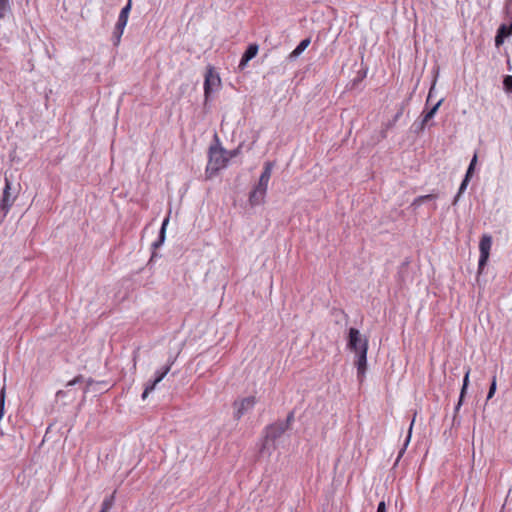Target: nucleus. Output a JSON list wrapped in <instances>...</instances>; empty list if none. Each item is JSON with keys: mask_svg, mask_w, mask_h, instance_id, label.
Here are the masks:
<instances>
[{"mask_svg": "<svg viewBox=\"0 0 512 512\" xmlns=\"http://www.w3.org/2000/svg\"><path fill=\"white\" fill-rule=\"evenodd\" d=\"M216 144L211 145L208 151V164L206 167V174L208 177L216 175L222 168L226 167L229 157L228 151L221 147L219 138L214 135Z\"/></svg>", "mask_w": 512, "mask_h": 512, "instance_id": "nucleus-1", "label": "nucleus"}, {"mask_svg": "<svg viewBox=\"0 0 512 512\" xmlns=\"http://www.w3.org/2000/svg\"><path fill=\"white\" fill-rule=\"evenodd\" d=\"M287 431V425L281 424L279 421L269 424L264 429L263 442L260 447V453L268 451L271 454V450H275L276 446L274 442L280 438Z\"/></svg>", "mask_w": 512, "mask_h": 512, "instance_id": "nucleus-2", "label": "nucleus"}, {"mask_svg": "<svg viewBox=\"0 0 512 512\" xmlns=\"http://www.w3.org/2000/svg\"><path fill=\"white\" fill-rule=\"evenodd\" d=\"M132 1L128 0L127 4L121 9L120 14L118 16V20L115 24L114 31L112 33V42L115 47L120 44L121 37L123 35L124 29L128 22L129 13L131 11Z\"/></svg>", "mask_w": 512, "mask_h": 512, "instance_id": "nucleus-3", "label": "nucleus"}, {"mask_svg": "<svg viewBox=\"0 0 512 512\" xmlns=\"http://www.w3.org/2000/svg\"><path fill=\"white\" fill-rule=\"evenodd\" d=\"M221 85V79L219 74L215 71L214 67L208 66L205 73L204 80V96L207 100L211 94L216 91Z\"/></svg>", "mask_w": 512, "mask_h": 512, "instance_id": "nucleus-4", "label": "nucleus"}, {"mask_svg": "<svg viewBox=\"0 0 512 512\" xmlns=\"http://www.w3.org/2000/svg\"><path fill=\"white\" fill-rule=\"evenodd\" d=\"M17 196V192L15 189H12V184L10 180L5 177V186L3 189V194L0 199V210L3 212V216L5 217L8 213L9 209L13 205Z\"/></svg>", "mask_w": 512, "mask_h": 512, "instance_id": "nucleus-5", "label": "nucleus"}, {"mask_svg": "<svg viewBox=\"0 0 512 512\" xmlns=\"http://www.w3.org/2000/svg\"><path fill=\"white\" fill-rule=\"evenodd\" d=\"M492 245V237L488 234H484L479 243V251H480V257L478 261V274H481L487 265L489 256H490V249Z\"/></svg>", "mask_w": 512, "mask_h": 512, "instance_id": "nucleus-6", "label": "nucleus"}, {"mask_svg": "<svg viewBox=\"0 0 512 512\" xmlns=\"http://www.w3.org/2000/svg\"><path fill=\"white\" fill-rule=\"evenodd\" d=\"M367 352H368V341L367 339L360 345V349L356 352L355 366L357 368V377L362 381L366 370H367Z\"/></svg>", "mask_w": 512, "mask_h": 512, "instance_id": "nucleus-7", "label": "nucleus"}, {"mask_svg": "<svg viewBox=\"0 0 512 512\" xmlns=\"http://www.w3.org/2000/svg\"><path fill=\"white\" fill-rule=\"evenodd\" d=\"M256 403V399L254 396H249L243 398L241 401L234 402V406L236 411L234 413V418L239 420L248 410L252 409Z\"/></svg>", "mask_w": 512, "mask_h": 512, "instance_id": "nucleus-8", "label": "nucleus"}, {"mask_svg": "<svg viewBox=\"0 0 512 512\" xmlns=\"http://www.w3.org/2000/svg\"><path fill=\"white\" fill-rule=\"evenodd\" d=\"M365 339H362L360 331L357 328L351 327L348 331V341L347 347L348 349L354 351L355 353L359 351L360 345L364 342Z\"/></svg>", "mask_w": 512, "mask_h": 512, "instance_id": "nucleus-9", "label": "nucleus"}, {"mask_svg": "<svg viewBox=\"0 0 512 512\" xmlns=\"http://www.w3.org/2000/svg\"><path fill=\"white\" fill-rule=\"evenodd\" d=\"M512 35V20H509V24H501L496 32L495 35V46L500 47L504 44L506 38Z\"/></svg>", "mask_w": 512, "mask_h": 512, "instance_id": "nucleus-10", "label": "nucleus"}, {"mask_svg": "<svg viewBox=\"0 0 512 512\" xmlns=\"http://www.w3.org/2000/svg\"><path fill=\"white\" fill-rule=\"evenodd\" d=\"M273 166H274L273 162L267 161L264 163L263 171H262L259 181L255 187L260 188L261 190L267 191V187H268L269 180L271 178Z\"/></svg>", "mask_w": 512, "mask_h": 512, "instance_id": "nucleus-11", "label": "nucleus"}, {"mask_svg": "<svg viewBox=\"0 0 512 512\" xmlns=\"http://www.w3.org/2000/svg\"><path fill=\"white\" fill-rule=\"evenodd\" d=\"M168 223H169V218L166 217L163 220V222H162V225H161V228H160V231H159V235H158V239L152 243L153 252H152V255H151V258H150V262H152L158 256L155 251L158 248H160L163 245L164 241H165V238H166V227H167Z\"/></svg>", "mask_w": 512, "mask_h": 512, "instance_id": "nucleus-12", "label": "nucleus"}, {"mask_svg": "<svg viewBox=\"0 0 512 512\" xmlns=\"http://www.w3.org/2000/svg\"><path fill=\"white\" fill-rule=\"evenodd\" d=\"M258 50L259 46L256 43L249 44L242 54L239 63V69L243 70L247 66L248 62L257 55Z\"/></svg>", "mask_w": 512, "mask_h": 512, "instance_id": "nucleus-13", "label": "nucleus"}, {"mask_svg": "<svg viewBox=\"0 0 512 512\" xmlns=\"http://www.w3.org/2000/svg\"><path fill=\"white\" fill-rule=\"evenodd\" d=\"M470 371H471V369L468 367V369L465 372L464 378H463V384H462V388H461V391H460L459 400H458V403H457V405L455 406V409H454L453 422L456 421L457 413L459 412L460 407L463 404L465 395L467 393V389H468V386H469Z\"/></svg>", "mask_w": 512, "mask_h": 512, "instance_id": "nucleus-14", "label": "nucleus"}, {"mask_svg": "<svg viewBox=\"0 0 512 512\" xmlns=\"http://www.w3.org/2000/svg\"><path fill=\"white\" fill-rule=\"evenodd\" d=\"M311 43L310 37H307L299 42V44L296 46V48L288 55V60L294 61L296 60L303 52L304 50L309 46Z\"/></svg>", "mask_w": 512, "mask_h": 512, "instance_id": "nucleus-15", "label": "nucleus"}, {"mask_svg": "<svg viewBox=\"0 0 512 512\" xmlns=\"http://www.w3.org/2000/svg\"><path fill=\"white\" fill-rule=\"evenodd\" d=\"M265 195V190H261L260 188L254 187V189L249 194V203L251 204V206L260 205L261 203H263Z\"/></svg>", "mask_w": 512, "mask_h": 512, "instance_id": "nucleus-16", "label": "nucleus"}, {"mask_svg": "<svg viewBox=\"0 0 512 512\" xmlns=\"http://www.w3.org/2000/svg\"><path fill=\"white\" fill-rule=\"evenodd\" d=\"M411 97H412V93L410 94V96H409L406 100H404V101L400 104V106H399V109H398L397 113L394 115V117L392 118V120H390V121L386 124V129H390V128H392V127L396 124V122L400 119V117L403 115V112H404L405 108L408 106V104H409V101H410Z\"/></svg>", "mask_w": 512, "mask_h": 512, "instance_id": "nucleus-17", "label": "nucleus"}, {"mask_svg": "<svg viewBox=\"0 0 512 512\" xmlns=\"http://www.w3.org/2000/svg\"><path fill=\"white\" fill-rule=\"evenodd\" d=\"M444 99L441 98L436 104H434L429 110L423 111L421 117L424 118V122H429L437 113L439 107L443 103Z\"/></svg>", "mask_w": 512, "mask_h": 512, "instance_id": "nucleus-18", "label": "nucleus"}, {"mask_svg": "<svg viewBox=\"0 0 512 512\" xmlns=\"http://www.w3.org/2000/svg\"><path fill=\"white\" fill-rule=\"evenodd\" d=\"M413 424H414V419L412 420L411 424H410V427H409V431H408V435L405 439V442H404V445L403 447L401 448V450L398 452V456H397V459L395 461V464L394 465H397L399 460L402 458V456L404 455L405 451H406V448L410 442V439H411V432H412V427H413Z\"/></svg>", "mask_w": 512, "mask_h": 512, "instance_id": "nucleus-19", "label": "nucleus"}, {"mask_svg": "<svg viewBox=\"0 0 512 512\" xmlns=\"http://www.w3.org/2000/svg\"><path fill=\"white\" fill-rule=\"evenodd\" d=\"M470 180H471V178H470V177H468V176H464V178H463V180H462V182H461V184H460V187H459V189H458V192H457L456 196H455V197H454V199H453V205H456V204H457V202H458V200H459V198H460L461 194L466 190V188H467V186H468V184H469Z\"/></svg>", "mask_w": 512, "mask_h": 512, "instance_id": "nucleus-20", "label": "nucleus"}, {"mask_svg": "<svg viewBox=\"0 0 512 512\" xmlns=\"http://www.w3.org/2000/svg\"><path fill=\"white\" fill-rule=\"evenodd\" d=\"M11 13V6L9 0H0V20L7 14Z\"/></svg>", "mask_w": 512, "mask_h": 512, "instance_id": "nucleus-21", "label": "nucleus"}, {"mask_svg": "<svg viewBox=\"0 0 512 512\" xmlns=\"http://www.w3.org/2000/svg\"><path fill=\"white\" fill-rule=\"evenodd\" d=\"M114 501H115V492H113L110 496L106 497L103 500V502L101 504V509L108 512L113 507Z\"/></svg>", "mask_w": 512, "mask_h": 512, "instance_id": "nucleus-22", "label": "nucleus"}, {"mask_svg": "<svg viewBox=\"0 0 512 512\" xmlns=\"http://www.w3.org/2000/svg\"><path fill=\"white\" fill-rule=\"evenodd\" d=\"M157 384H158V382H156V380H155V379H153V380H149V381L146 383L145 388H144V391H143V393H142V399H143V400H145V399L148 397L149 393H151V392L155 389V387H156V385H157Z\"/></svg>", "mask_w": 512, "mask_h": 512, "instance_id": "nucleus-23", "label": "nucleus"}, {"mask_svg": "<svg viewBox=\"0 0 512 512\" xmlns=\"http://www.w3.org/2000/svg\"><path fill=\"white\" fill-rule=\"evenodd\" d=\"M169 366H163L161 369L157 370L155 372V377L154 379L156 380V382H161L163 380V378L168 374L169 372Z\"/></svg>", "mask_w": 512, "mask_h": 512, "instance_id": "nucleus-24", "label": "nucleus"}, {"mask_svg": "<svg viewBox=\"0 0 512 512\" xmlns=\"http://www.w3.org/2000/svg\"><path fill=\"white\" fill-rule=\"evenodd\" d=\"M503 89L506 93H512V75H505L503 78Z\"/></svg>", "mask_w": 512, "mask_h": 512, "instance_id": "nucleus-25", "label": "nucleus"}, {"mask_svg": "<svg viewBox=\"0 0 512 512\" xmlns=\"http://www.w3.org/2000/svg\"><path fill=\"white\" fill-rule=\"evenodd\" d=\"M429 122H424V118L421 117L420 121H416L414 124H413V127L415 128L414 129V132L419 134L421 132H423L426 128V126L428 125Z\"/></svg>", "mask_w": 512, "mask_h": 512, "instance_id": "nucleus-26", "label": "nucleus"}, {"mask_svg": "<svg viewBox=\"0 0 512 512\" xmlns=\"http://www.w3.org/2000/svg\"><path fill=\"white\" fill-rule=\"evenodd\" d=\"M5 398H6V389H5V387H3L0 391V420L4 416Z\"/></svg>", "mask_w": 512, "mask_h": 512, "instance_id": "nucleus-27", "label": "nucleus"}, {"mask_svg": "<svg viewBox=\"0 0 512 512\" xmlns=\"http://www.w3.org/2000/svg\"><path fill=\"white\" fill-rule=\"evenodd\" d=\"M476 163H477V155L474 154L473 158L470 161L468 169H467V171L465 173V176H468V177L472 178Z\"/></svg>", "mask_w": 512, "mask_h": 512, "instance_id": "nucleus-28", "label": "nucleus"}, {"mask_svg": "<svg viewBox=\"0 0 512 512\" xmlns=\"http://www.w3.org/2000/svg\"><path fill=\"white\" fill-rule=\"evenodd\" d=\"M504 13L508 20H512V0H505Z\"/></svg>", "mask_w": 512, "mask_h": 512, "instance_id": "nucleus-29", "label": "nucleus"}, {"mask_svg": "<svg viewBox=\"0 0 512 512\" xmlns=\"http://www.w3.org/2000/svg\"><path fill=\"white\" fill-rule=\"evenodd\" d=\"M495 391H496V376L494 375L492 377V381H491V384H490V387H489V391H488V394H487V400L491 399L494 396Z\"/></svg>", "mask_w": 512, "mask_h": 512, "instance_id": "nucleus-30", "label": "nucleus"}, {"mask_svg": "<svg viewBox=\"0 0 512 512\" xmlns=\"http://www.w3.org/2000/svg\"><path fill=\"white\" fill-rule=\"evenodd\" d=\"M438 198V194H427V195H421L418 196V202H427L430 200H435Z\"/></svg>", "mask_w": 512, "mask_h": 512, "instance_id": "nucleus-31", "label": "nucleus"}, {"mask_svg": "<svg viewBox=\"0 0 512 512\" xmlns=\"http://www.w3.org/2000/svg\"><path fill=\"white\" fill-rule=\"evenodd\" d=\"M294 421V411L288 413L285 421H279L281 424L287 425V430L290 428L292 422Z\"/></svg>", "mask_w": 512, "mask_h": 512, "instance_id": "nucleus-32", "label": "nucleus"}, {"mask_svg": "<svg viewBox=\"0 0 512 512\" xmlns=\"http://www.w3.org/2000/svg\"><path fill=\"white\" fill-rule=\"evenodd\" d=\"M83 381H84V377H83V375H77L74 379L70 380V381L66 384V387L74 386V385H76V384L82 383Z\"/></svg>", "mask_w": 512, "mask_h": 512, "instance_id": "nucleus-33", "label": "nucleus"}, {"mask_svg": "<svg viewBox=\"0 0 512 512\" xmlns=\"http://www.w3.org/2000/svg\"><path fill=\"white\" fill-rule=\"evenodd\" d=\"M364 77H365V73H364L363 75H361V76L356 77V78L352 81V86H351V88L356 87V85H358V83H360Z\"/></svg>", "mask_w": 512, "mask_h": 512, "instance_id": "nucleus-34", "label": "nucleus"}, {"mask_svg": "<svg viewBox=\"0 0 512 512\" xmlns=\"http://www.w3.org/2000/svg\"><path fill=\"white\" fill-rule=\"evenodd\" d=\"M376 512H386V504L384 501L379 502Z\"/></svg>", "mask_w": 512, "mask_h": 512, "instance_id": "nucleus-35", "label": "nucleus"}, {"mask_svg": "<svg viewBox=\"0 0 512 512\" xmlns=\"http://www.w3.org/2000/svg\"><path fill=\"white\" fill-rule=\"evenodd\" d=\"M434 88H435V83L432 84V86L430 87L429 89V93H428V97H427V100H426V106L429 104L430 102V99L432 97V93L434 91Z\"/></svg>", "mask_w": 512, "mask_h": 512, "instance_id": "nucleus-36", "label": "nucleus"}, {"mask_svg": "<svg viewBox=\"0 0 512 512\" xmlns=\"http://www.w3.org/2000/svg\"><path fill=\"white\" fill-rule=\"evenodd\" d=\"M176 357L170 356L167 360V363L165 366H169V370L171 369L172 365L175 363Z\"/></svg>", "mask_w": 512, "mask_h": 512, "instance_id": "nucleus-37", "label": "nucleus"}, {"mask_svg": "<svg viewBox=\"0 0 512 512\" xmlns=\"http://www.w3.org/2000/svg\"><path fill=\"white\" fill-rule=\"evenodd\" d=\"M422 203H423V202H418V197H416V198L413 200V202H412L411 206H412V207H414V208H417V207H419Z\"/></svg>", "mask_w": 512, "mask_h": 512, "instance_id": "nucleus-38", "label": "nucleus"}, {"mask_svg": "<svg viewBox=\"0 0 512 512\" xmlns=\"http://www.w3.org/2000/svg\"><path fill=\"white\" fill-rule=\"evenodd\" d=\"M237 153H238V150H237V149H236V150H233V151L228 152V157H229V159H230V158H232V157H234V156H236V155H237Z\"/></svg>", "mask_w": 512, "mask_h": 512, "instance_id": "nucleus-39", "label": "nucleus"}, {"mask_svg": "<svg viewBox=\"0 0 512 512\" xmlns=\"http://www.w3.org/2000/svg\"><path fill=\"white\" fill-rule=\"evenodd\" d=\"M65 395H66V392H65V391H63V390H59V391H57V393H56V396H57V397H64Z\"/></svg>", "mask_w": 512, "mask_h": 512, "instance_id": "nucleus-40", "label": "nucleus"}, {"mask_svg": "<svg viewBox=\"0 0 512 512\" xmlns=\"http://www.w3.org/2000/svg\"><path fill=\"white\" fill-rule=\"evenodd\" d=\"M93 383H95V381H94L92 378H88V379L86 380V385H87V386H91Z\"/></svg>", "mask_w": 512, "mask_h": 512, "instance_id": "nucleus-41", "label": "nucleus"}, {"mask_svg": "<svg viewBox=\"0 0 512 512\" xmlns=\"http://www.w3.org/2000/svg\"><path fill=\"white\" fill-rule=\"evenodd\" d=\"M89 387H90V386H87V385L85 386V388L83 389L84 394H87V393H88V391H89Z\"/></svg>", "mask_w": 512, "mask_h": 512, "instance_id": "nucleus-42", "label": "nucleus"}, {"mask_svg": "<svg viewBox=\"0 0 512 512\" xmlns=\"http://www.w3.org/2000/svg\"><path fill=\"white\" fill-rule=\"evenodd\" d=\"M99 512H107V511H104V510L101 509Z\"/></svg>", "mask_w": 512, "mask_h": 512, "instance_id": "nucleus-43", "label": "nucleus"}]
</instances>
